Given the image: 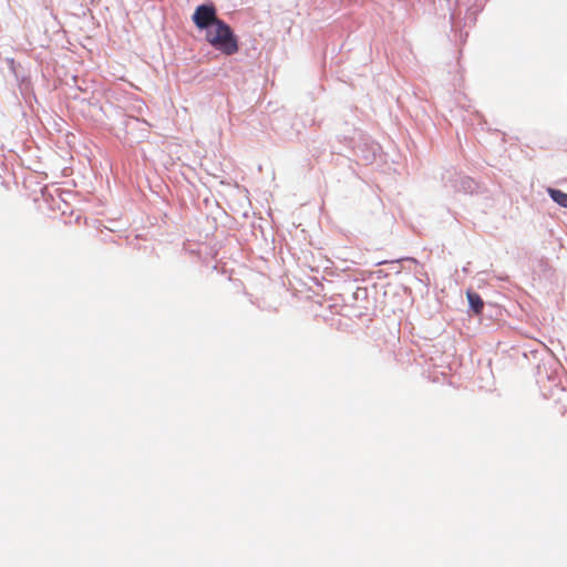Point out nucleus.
<instances>
[{
    "instance_id": "2",
    "label": "nucleus",
    "mask_w": 567,
    "mask_h": 567,
    "mask_svg": "<svg viewBox=\"0 0 567 567\" xmlns=\"http://www.w3.org/2000/svg\"><path fill=\"white\" fill-rule=\"evenodd\" d=\"M192 19L194 24L200 30L208 29L215 21L219 20L216 14V8L213 4L198 6Z\"/></svg>"
},
{
    "instance_id": "4",
    "label": "nucleus",
    "mask_w": 567,
    "mask_h": 567,
    "mask_svg": "<svg viewBox=\"0 0 567 567\" xmlns=\"http://www.w3.org/2000/svg\"><path fill=\"white\" fill-rule=\"evenodd\" d=\"M467 299L474 312L480 313L484 307V302L480 295H477L476 292L468 291Z\"/></svg>"
},
{
    "instance_id": "1",
    "label": "nucleus",
    "mask_w": 567,
    "mask_h": 567,
    "mask_svg": "<svg viewBox=\"0 0 567 567\" xmlns=\"http://www.w3.org/2000/svg\"><path fill=\"white\" fill-rule=\"evenodd\" d=\"M205 40L225 55H233L239 50L236 34L231 28L220 19L206 29Z\"/></svg>"
},
{
    "instance_id": "3",
    "label": "nucleus",
    "mask_w": 567,
    "mask_h": 567,
    "mask_svg": "<svg viewBox=\"0 0 567 567\" xmlns=\"http://www.w3.org/2000/svg\"><path fill=\"white\" fill-rule=\"evenodd\" d=\"M548 194L551 199L559 206L567 208V194L560 189L548 188Z\"/></svg>"
}]
</instances>
